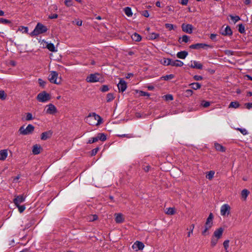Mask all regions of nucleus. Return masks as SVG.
Segmentation results:
<instances>
[{"mask_svg": "<svg viewBox=\"0 0 252 252\" xmlns=\"http://www.w3.org/2000/svg\"><path fill=\"white\" fill-rule=\"evenodd\" d=\"M102 121L101 117L95 113L90 114L86 118V122L91 126H98Z\"/></svg>", "mask_w": 252, "mask_h": 252, "instance_id": "nucleus-1", "label": "nucleus"}, {"mask_svg": "<svg viewBox=\"0 0 252 252\" xmlns=\"http://www.w3.org/2000/svg\"><path fill=\"white\" fill-rule=\"evenodd\" d=\"M48 30L46 26L40 23H38L33 31L30 33L32 36H37L39 34L46 32Z\"/></svg>", "mask_w": 252, "mask_h": 252, "instance_id": "nucleus-2", "label": "nucleus"}, {"mask_svg": "<svg viewBox=\"0 0 252 252\" xmlns=\"http://www.w3.org/2000/svg\"><path fill=\"white\" fill-rule=\"evenodd\" d=\"M34 127L31 124H29L25 128L24 126L20 127L18 130V133L20 135H27L32 134L34 131Z\"/></svg>", "mask_w": 252, "mask_h": 252, "instance_id": "nucleus-3", "label": "nucleus"}, {"mask_svg": "<svg viewBox=\"0 0 252 252\" xmlns=\"http://www.w3.org/2000/svg\"><path fill=\"white\" fill-rule=\"evenodd\" d=\"M36 99L39 102H46L51 99V96L48 93L43 91L37 94Z\"/></svg>", "mask_w": 252, "mask_h": 252, "instance_id": "nucleus-4", "label": "nucleus"}, {"mask_svg": "<svg viewBox=\"0 0 252 252\" xmlns=\"http://www.w3.org/2000/svg\"><path fill=\"white\" fill-rule=\"evenodd\" d=\"M100 75L99 73L91 74L86 78V81L89 83H95L99 81V76Z\"/></svg>", "mask_w": 252, "mask_h": 252, "instance_id": "nucleus-5", "label": "nucleus"}, {"mask_svg": "<svg viewBox=\"0 0 252 252\" xmlns=\"http://www.w3.org/2000/svg\"><path fill=\"white\" fill-rule=\"evenodd\" d=\"M58 74L56 71H52L49 75V80L52 83L59 84L60 83V80L58 81Z\"/></svg>", "mask_w": 252, "mask_h": 252, "instance_id": "nucleus-6", "label": "nucleus"}, {"mask_svg": "<svg viewBox=\"0 0 252 252\" xmlns=\"http://www.w3.org/2000/svg\"><path fill=\"white\" fill-rule=\"evenodd\" d=\"M206 47H209V48H212L213 47V46L210 45H208V44H207L205 43H196L194 44H192L189 46V48L190 49H199L200 48L204 49Z\"/></svg>", "mask_w": 252, "mask_h": 252, "instance_id": "nucleus-7", "label": "nucleus"}, {"mask_svg": "<svg viewBox=\"0 0 252 252\" xmlns=\"http://www.w3.org/2000/svg\"><path fill=\"white\" fill-rule=\"evenodd\" d=\"M117 87L119 92H124L127 88V84L123 79H120Z\"/></svg>", "mask_w": 252, "mask_h": 252, "instance_id": "nucleus-8", "label": "nucleus"}, {"mask_svg": "<svg viewBox=\"0 0 252 252\" xmlns=\"http://www.w3.org/2000/svg\"><path fill=\"white\" fill-rule=\"evenodd\" d=\"M26 197L23 195H16L13 199V203L15 205H19L22 202H24Z\"/></svg>", "mask_w": 252, "mask_h": 252, "instance_id": "nucleus-9", "label": "nucleus"}, {"mask_svg": "<svg viewBox=\"0 0 252 252\" xmlns=\"http://www.w3.org/2000/svg\"><path fill=\"white\" fill-rule=\"evenodd\" d=\"M47 107H48L46 110L47 114L53 115L57 113V109L53 104L50 103L47 105Z\"/></svg>", "mask_w": 252, "mask_h": 252, "instance_id": "nucleus-10", "label": "nucleus"}, {"mask_svg": "<svg viewBox=\"0 0 252 252\" xmlns=\"http://www.w3.org/2000/svg\"><path fill=\"white\" fill-rule=\"evenodd\" d=\"M193 26L191 24H183L182 25L183 31L186 33H191L193 31Z\"/></svg>", "mask_w": 252, "mask_h": 252, "instance_id": "nucleus-11", "label": "nucleus"}, {"mask_svg": "<svg viewBox=\"0 0 252 252\" xmlns=\"http://www.w3.org/2000/svg\"><path fill=\"white\" fill-rule=\"evenodd\" d=\"M230 209V206L228 204H223V205L221 206L220 208L221 215L224 216L226 214L228 215L229 214Z\"/></svg>", "mask_w": 252, "mask_h": 252, "instance_id": "nucleus-12", "label": "nucleus"}, {"mask_svg": "<svg viewBox=\"0 0 252 252\" xmlns=\"http://www.w3.org/2000/svg\"><path fill=\"white\" fill-rule=\"evenodd\" d=\"M144 247V244L138 241H136L132 246V249L135 250L136 251L143 250Z\"/></svg>", "mask_w": 252, "mask_h": 252, "instance_id": "nucleus-13", "label": "nucleus"}, {"mask_svg": "<svg viewBox=\"0 0 252 252\" xmlns=\"http://www.w3.org/2000/svg\"><path fill=\"white\" fill-rule=\"evenodd\" d=\"M191 64L189 65L192 68L201 69L203 68V65L199 62L193 61H191Z\"/></svg>", "mask_w": 252, "mask_h": 252, "instance_id": "nucleus-14", "label": "nucleus"}, {"mask_svg": "<svg viewBox=\"0 0 252 252\" xmlns=\"http://www.w3.org/2000/svg\"><path fill=\"white\" fill-rule=\"evenodd\" d=\"M223 232V229L222 227H220L214 231L213 236L217 239H220L222 237Z\"/></svg>", "mask_w": 252, "mask_h": 252, "instance_id": "nucleus-15", "label": "nucleus"}, {"mask_svg": "<svg viewBox=\"0 0 252 252\" xmlns=\"http://www.w3.org/2000/svg\"><path fill=\"white\" fill-rule=\"evenodd\" d=\"M52 132L51 130L44 132L41 135V139L42 140H47L52 136Z\"/></svg>", "mask_w": 252, "mask_h": 252, "instance_id": "nucleus-16", "label": "nucleus"}, {"mask_svg": "<svg viewBox=\"0 0 252 252\" xmlns=\"http://www.w3.org/2000/svg\"><path fill=\"white\" fill-rule=\"evenodd\" d=\"M213 218H214L213 215L212 213H211L209 214L208 218L207 219V220H206L205 225L212 227L213 225Z\"/></svg>", "mask_w": 252, "mask_h": 252, "instance_id": "nucleus-17", "label": "nucleus"}, {"mask_svg": "<svg viewBox=\"0 0 252 252\" xmlns=\"http://www.w3.org/2000/svg\"><path fill=\"white\" fill-rule=\"evenodd\" d=\"M41 150V146L39 145L35 144L33 146L32 152L34 155H38L40 153Z\"/></svg>", "mask_w": 252, "mask_h": 252, "instance_id": "nucleus-18", "label": "nucleus"}, {"mask_svg": "<svg viewBox=\"0 0 252 252\" xmlns=\"http://www.w3.org/2000/svg\"><path fill=\"white\" fill-rule=\"evenodd\" d=\"M221 34L223 35H231L232 34V32L230 27L227 26L224 30L221 32Z\"/></svg>", "mask_w": 252, "mask_h": 252, "instance_id": "nucleus-19", "label": "nucleus"}, {"mask_svg": "<svg viewBox=\"0 0 252 252\" xmlns=\"http://www.w3.org/2000/svg\"><path fill=\"white\" fill-rule=\"evenodd\" d=\"M214 147L218 151L221 152H224L225 151V148L218 143H215Z\"/></svg>", "mask_w": 252, "mask_h": 252, "instance_id": "nucleus-20", "label": "nucleus"}, {"mask_svg": "<svg viewBox=\"0 0 252 252\" xmlns=\"http://www.w3.org/2000/svg\"><path fill=\"white\" fill-rule=\"evenodd\" d=\"M8 153L7 150L0 151V160H4L7 157Z\"/></svg>", "mask_w": 252, "mask_h": 252, "instance_id": "nucleus-21", "label": "nucleus"}, {"mask_svg": "<svg viewBox=\"0 0 252 252\" xmlns=\"http://www.w3.org/2000/svg\"><path fill=\"white\" fill-rule=\"evenodd\" d=\"M184 65V63L180 60H172L171 62V66H176V67H181Z\"/></svg>", "mask_w": 252, "mask_h": 252, "instance_id": "nucleus-22", "label": "nucleus"}, {"mask_svg": "<svg viewBox=\"0 0 252 252\" xmlns=\"http://www.w3.org/2000/svg\"><path fill=\"white\" fill-rule=\"evenodd\" d=\"M188 55V52L186 51H180L177 53V58L181 59H185Z\"/></svg>", "mask_w": 252, "mask_h": 252, "instance_id": "nucleus-23", "label": "nucleus"}, {"mask_svg": "<svg viewBox=\"0 0 252 252\" xmlns=\"http://www.w3.org/2000/svg\"><path fill=\"white\" fill-rule=\"evenodd\" d=\"M115 221L117 223H121L124 221V219L122 214H116Z\"/></svg>", "mask_w": 252, "mask_h": 252, "instance_id": "nucleus-24", "label": "nucleus"}, {"mask_svg": "<svg viewBox=\"0 0 252 252\" xmlns=\"http://www.w3.org/2000/svg\"><path fill=\"white\" fill-rule=\"evenodd\" d=\"M215 173V172L214 171L211 170L206 173V178L209 180H212L214 176Z\"/></svg>", "mask_w": 252, "mask_h": 252, "instance_id": "nucleus-25", "label": "nucleus"}, {"mask_svg": "<svg viewBox=\"0 0 252 252\" xmlns=\"http://www.w3.org/2000/svg\"><path fill=\"white\" fill-rule=\"evenodd\" d=\"M131 38L134 41H140L141 40V36L135 32L131 35Z\"/></svg>", "mask_w": 252, "mask_h": 252, "instance_id": "nucleus-26", "label": "nucleus"}, {"mask_svg": "<svg viewBox=\"0 0 252 252\" xmlns=\"http://www.w3.org/2000/svg\"><path fill=\"white\" fill-rule=\"evenodd\" d=\"M189 40V37L187 35H184L182 37H180L179 39V42L181 43L182 42L187 43Z\"/></svg>", "mask_w": 252, "mask_h": 252, "instance_id": "nucleus-27", "label": "nucleus"}, {"mask_svg": "<svg viewBox=\"0 0 252 252\" xmlns=\"http://www.w3.org/2000/svg\"><path fill=\"white\" fill-rule=\"evenodd\" d=\"M171 62L172 59H171L163 58V61H162L161 63L164 65H171Z\"/></svg>", "mask_w": 252, "mask_h": 252, "instance_id": "nucleus-28", "label": "nucleus"}, {"mask_svg": "<svg viewBox=\"0 0 252 252\" xmlns=\"http://www.w3.org/2000/svg\"><path fill=\"white\" fill-rule=\"evenodd\" d=\"M98 140L104 141L106 140V135L103 133H99L97 136Z\"/></svg>", "mask_w": 252, "mask_h": 252, "instance_id": "nucleus-29", "label": "nucleus"}, {"mask_svg": "<svg viewBox=\"0 0 252 252\" xmlns=\"http://www.w3.org/2000/svg\"><path fill=\"white\" fill-rule=\"evenodd\" d=\"M159 36V34L155 32H152L149 34V39L154 40L158 38Z\"/></svg>", "mask_w": 252, "mask_h": 252, "instance_id": "nucleus-30", "label": "nucleus"}, {"mask_svg": "<svg viewBox=\"0 0 252 252\" xmlns=\"http://www.w3.org/2000/svg\"><path fill=\"white\" fill-rule=\"evenodd\" d=\"M193 90H197L201 88V85L197 82L192 83L189 85Z\"/></svg>", "mask_w": 252, "mask_h": 252, "instance_id": "nucleus-31", "label": "nucleus"}, {"mask_svg": "<svg viewBox=\"0 0 252 252\" xmlns=\"http://www.w3.org/2000/svg\"><path fill=\"white\" fill-rule=\"evenodd\" d=\"M124 11L125 14L128 16L130 17L132 15V12L131 11V9L129 7H126L124 9Z\"/></svg>", "mask_w": 252, "mask_h": 252, "instance_id": "nucleus-32", "label": "nucleus"}, {"mask_svg": "<svg viewBox=\"0 0 252 252\" xmlns=\"http://www.w3.org/2000/svg\"><path fill=\"white\" fill-rule=\"evenodd\" d=\"M249 194V191L247 189H244L241 191V196L245 200L247 198Z\"/></svg>", "mask_w": 252, "mask_h": 252, "instance_id": "nucleus-33", "label": "nucleus"}, {"mask_svg": "<svg viewBox=\"0 0 252 252\" xmlns=\"http://www.w3.org/2000/svg\"><path fill=\"white\" fill-rule=\"evenodd\" d=\"M240 106L239 103L237 101H232L230 102L229 107V108H237Z\"/></svg>", "mask_w": 252, "mask_h": 252, "instance_id": "nucleus-34", "label": "nucleus"}, {"mask_svg": "<svg viewBox=\"0 0 252 252\" xmlns=\"http://www.w3.org/2000/svg\"><path fill=\"white\" fill-rule=\"evenodd\" d=\"M165 213L167 215H174L175 213V209L174 208H171V207L167 208L166 209Z\"/></svg>", "mask_w": 252, "mask_h": 252, "instance_id": "nucleus-35", "label": "nucleus"}, {"mask_svg": "<svg viewBox=\"0 0 252 252\" xmlns=\"http://www.w3.org/2000/svg\"><path fill=\"white\" fill-rule=\"evenodd\" d=\"M165 27L166 29H168L169 31L174 30L175 28H177L176 26H174L171 24L168 23L165 24Z\"/></svg>", "mask_w": 252, "mask_h": 252, "instance_id": "nucleus-36", "label": "nucleus"}, {"mask_svg": "<svg viewBox=\"0 0 252 252\" xmlns=\"http://www.w3.org/2000/svg\"><path fill=\"white\" fill-rule=\"evenodd\" d=\"M219 239H217L216 237H214V236H213L212 237V239H211V246L212 247L215 246L217 245V244L218 243Z\"/></svg>", "mask_w": 252, "mask_h": 252, "instance_id": "nucleus-37", "label": "nucleus"}, {"mask_svg": "<svg viewBox=\"0 0 252 252\" xmlns=\"http://www.w3.org/2000/svg\"><path fill=\"white\" fill-rule=\"evenodd\" d=\"M229 17L233 21L234 24H235L237 22L240 20V18L238 16H233L232 15H230Z\"/></svg>", "mask_w": 252, "mask_h": 252, "instance_id": "nucleus-38", "label": "nucleus"}, {"mask_svg": "<svg viewBox=\"0 0 252 252\" xmlns=\"http://www.w3.org/2000/svg\"><path fill=\"white\" fill-rule=\"evenodd\" d=\"M47 48L50 51H52V52L56 51L55 46L53 43H49L47 45Z\"/></svg>", "mask_w": 252, "mask_h": 252, "instance_id": "nucleus-39", "label": "nucleus"}, {"mask_svg": "<svg viewBox=\"0 0 252 252\" xmlns=\"http://www.w3.org/2000/svg\"><path fill=\"white\" fill-rule=\"evenodd\" d=\"M114 98V96L113 94L109 93L107 94L106 99L107 102H110L112 101Z\"/></svg>", "mask_w": 252, "mask_h": 252, "instance_id": "nucleus-40", "label": "nucleus"}, {"mask_svg": "<svg viewBox=\"0 0 252 252\" xmlns=\"http://www.w3.org/2000/svg\"><path fill=\"white\" fill-rule=\"evenodd\" d=\"M174 75L171 74L169 75H167L162 76V77H161V79H163L164 80H168L173 79L174 78Z\"/></svg>", "mask_w": 252, "mask_h": 252, "instance_id": "nucleus-41", "label": "nucleus"}, {"mask_svg": "<svg viewBox=\"0 0 252 252\" xmlns=\"http://www.w3.org/2000/svg\"><path fill=\"white\" fill-rule=\"evenodd\" d=\"M38 82L39 86L42 88H44L46 84V82L41 78L38 79Z\"/></svg>", "mask_w": 252, "mask_h": 252, "instance_id": "nucleus-42", "label": "nucleus"}, {"mask_svg": "<svg viewBox=\"0 0 252 252\" xmlns=\"http://www.w3.org/2000/svg\"><path fill=\"white\" fill-rule=\"evenodd\" d=\"M238 31L241 33H243L245 32V26L242 24H239Z\"/></svg>", "mask_w": 252, "mask_h": 252, "instance_id": "nucleus-43", "label": "nucleus"}, {"mask_svg": "<svg viewBox=\"0 0 252 252\" xmlns=\"http://www.w3.org/2000/svg\"><path fill=\"white\" fill-rule=\"evenodd\" d=\"M6 98V94L3 90H0V99L5 100Z\"/></svg>", "mask_w": 252, "mask_h": 252, "instance_id": "nucleus-44", "label": "nucleus"}, {"mask_svg": "<svg viewBox=\"0 0 252 252\" xmlns=\"http://www.w3.org/2000/svg\"><path fill=\"white\" fill-rule=\"evenodd\" d=\"M0 23L3 24H11V22L7 19L0 18Z\"/></svg>", "mask_w": 252, "mask_h": 252, "instance_id": "nucleus-45", "label": "nucleus"}, {"mask_svg": "<svg viewBox=\"0 0 252 252\" xmlns=\"http://www.w3.org/2000/svg\"><path fill=\"white\" fill-rule=\"evenodd\" d=\"M229 240H225L223 243L224 248L225 250L226 251V252H228L227 249L229 247Z\"/></svg>", "mask_w": 252, "mask_h": 252, "instance_id": "nucleus-46", "label": "nucleus"}, {"mask_svg": "<svg viewBox=\"0 0 252 252\" xmlns=\"http://www.w3.org/2000/svg\"><path fill=\"white\" fill-rule=\"evenodd\" d=\"M163 97L164 98L165 100L167 101L172 100L173 99V95L170 94L164 95Z\"/></svg>", "mask_w": 252, "mask_h": 252, "instance_id": "nucleus-47", "label": "nucleus"}, {"mask_svg": "<svg viewBox=\"0 0 252 252\" xmlns=\"http://www.w3.org/2000/svg\"><path fill=\"white\" fill-rule=\"evenodd\" d=\"M210 105V102L209 101H206L205 100H203L201 101V105L204 108L208 107Z\"/></svg>", "mask_w": 252, "mask_h": 252, "instance_id": "nucleus-48", "label": "nucleus"}, {"mask_svg": "<svg viewBox=\"0 0 252 252\" xmlns=\"http://www.w3.org/2000/svg\"><path fill=\"white\" fill-rule=\"evenodd\" d=\"M97 141H98V139H97V136H96V137H92V138H90L88 140L87 143L88 144H92V143H95V142H97Z\"/></svg>", "mask_w": 252, "mask_h": 252, "instance_id": "nucleus-49", "label": "nucleus"}, {"mask_svg": "<svg viewBox=\"0 0 252 252\" xmlns=\"http://www.w3.org/2000/svg\"><path fill=\"white\" fill-rule=\"evenodd\" d=\"M16 206L17 207H18V210H19V212L21 213L23 212L26 209V207L24 205H20V204H19V205H16Z\"/></svg>", "mask_w": 252, "mask_h": 252, "instance_id": "nucleus-50", "label": "nucleus"}, {"mask_svg": "<svg viewBox=\"0 0 252 252\" xmlns=\"http://www.w3.org/2000/svg\"><path fill=\"white\" fill-rule=\"evenodd\" d=\"M139 95L140 96H150V94L149 93H147V92H144L143 91H140L139 92Z\"/></svg>", "mask_w": 252, "mask_h": 252, "instance_id": "nucleus-51", "label": "nucleus"}, {"mask_svg": "<svg viewBox=\"0 0 252 252\" xmlns=\"http://www.w3.org/2000/svg\"><path fill=\"white\" fill-rule=\"evenodd\" d=\"M118 136L121 137H126L127 138H131L134 137V135L132 134L119 135Z\"/></svg>", "mask_w": 252, "mask_h": 252, "instance_id": "nucleus-52", "label": "nucleus"}, {"mask_svg": "<svg viewBox=\"0 0 252 252\" xmlns=\"http://www.w3.org/2000/svg\"><path fill=\"white\" fill-rule=\"evenodd\" d=\"M32 114L31 113H27L26 114V121H31L33 119Z\"/></svg>", "mask_w": 252, "mask_h": 252, "instance_id": "nucleus-53", "label": "nucleus"}, {"mask_svg": "<svg viewBox=\"0 0 252 252\" xmlns=\"http://www.w3.org/2000/svg\"><path fill=\"white\" fill-rule=\"evenodd\" d=\"M224 53L227 56H232L234 55V51L230 50H226L224 51Z\"/></svg>", "mask_w": 252, "mask_h": 252, "instance_id": "nucleus-54", "label": "nucleus"}, {"mask_svg": "<svg viewBox=\"0 0 252 252\" xmlns=\"http://www.w3.org/2000/svg\"><path fill=\"white\" fill-rule=\"evenodd\" d=\"M193 94V91L191 90H187L185 91V95L187 97L191 96Z\"/></svg>", "mask_w": 252, "mask_h": 252, "instance_id": "nucleus-55", "label": "nucleus"}, {"mask_svg": "<svg viewBox=\"0 0 252 252\" xmlns=\"http://www.w3.org/2000/svg\"><path fill=\"white\" fill-rule=\"evenodd\" d=\"M211 228V226H207V225H205V229L204 230L202 231V235H206V233L207 232V231H208V230L209 229H210Z\"/></svg>", "mask_w": 252, "mask_h": 252, "instance_id": "nucleus-56", "label": "nucleus"}, {"mask_svg": "<svg viewBox=\"0 0 252 252\" xmlns=\"http://www.w3.org/2000/svg\"><path fill=\"white\" fill-rule=\"evenodd\" d=\"M109 90V88L107 85H103L100 88V91L102 92H105Z\"/></svg>", "mask_w": 252, "mask_h": 252, "instance_id": "nucleus-57", "label": "nucleus"}, {"mask_svg": "<svg viewBox=\"0 0 252 252\" xmlns=\"http://www.w3.org/2000/svg\"><path fill=\"white\" fill-rule=\"evenodd\" d=\"M98 150H99V148H98V147L94 149L91 151V155L92 156H95L96 154V153H97V152L98 151Z\"/></svg>", "mask_w": 252, "mask_h": 252, "instance_id": "nucleus-58", "label": "nucleus"}, {"mask_svg": "<svg viewBox=\"0 0 252 252\" xmlns=\"http://www.w3.org/2000/svg\"><path fill=\"white\" fill-rule=\"evenodd\" d=\"M238 129L241 132L243 135H246L248 134V131L245 128H239Z\"/></svg>", "mask_w": 252, "mask_h": 252, "instance_id": "nucleus-59", "label": "nucleus"}, {"mask_svg": "<svg viewBox=\"0 0 252 252\" xmlns=\"http://www.w3.org/2000/svg\"><path fill=\"white\" fill-rule=\"evenodd\" d=\"M64 3L67 6H70L72 5V1L71 0H65Z\"/></svg>", "mask_w": 252, "mask_h": 252, "instance_id": "nucleus-60", "label": "nucleus"}, {"mask_svg": "<svg viewBox=\"0 0 252 252\" xmlns=\"http://www.w3.org/2000/svg\"><path fill=\"white\" fill-rule=\"evenodd\" d=\"M150 168H151V166L149 165H144L143 167V169L145 172H148L150 170Z\"/></svg>", "mask_w": 252, "mask_h": 252, "instance_id": "nucleus-61", "label": "nucleus"}, {"mask_svg": "<svg viewBox=\"0 0 252 252\" xmlns=\"http://www.w3.org/2000/svg\"><path fill=\"white\" fill-rule=\"evenodd\" d=\"M193 78L196 81H199V80H202L203 77H202V76H200V75H194L193 76Z\"/></svg>", "mask_w": 252, "mask_h": 252, "instance_id": "nucleus-62", "label": "nucleus"}, {"mask_svg": "<svg viewBox=\"0 0 252 252\" xmlns=\"http://www.w3.org/2000/svg\"><path fill=\"white\" fill-rule=\"evenodd\" d=\"M58 14H51V15H49L48 18L50 19H56L58 18Z\"/></svg>", "mask_w": 252, "mask_h": 252, "instance_id": "nucleus-63", "label": "nucleus"}, {"mask_svg": "<svg viewBox=\"0 0 252 252\" xmlns=\"http://www.w3.org/2000/svg\"><path fill=\"white\" fill-rule=\"evenodd\" d=\"M245 106L248 109H251L252 108V102L247 103L245 104Z\"/></svg>", "mask_w": 252, "mask_h": 252, "instance_id": "nucleus-64", "label": "nucleus"}]
</instances>
